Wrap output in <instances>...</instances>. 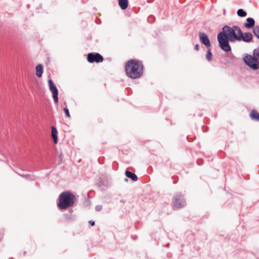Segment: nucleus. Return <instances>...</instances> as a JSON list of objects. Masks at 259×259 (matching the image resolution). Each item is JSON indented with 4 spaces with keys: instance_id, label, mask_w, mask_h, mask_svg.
Wrapping results in <instances>:
<instances>
[{
    "instance_id": "obj_1",
    "label": "nucleus",
    "mask_w": 259,
    "mask_h": 259,
    "mask_svg": "<svg viewBox=\"0 0 259 259\" xmlns=\"http://www.w3.org/2000/svg\"><path fill=\"white\" fill-rule=\"evenodd\" d=\"M240 28L237 25L230 27L225 25L222 27V31L217 35V39L221 49L225 52H229L231 51L229 42L238 41L241 31Z\"/></svg>"
},
{
    "instance_id": "obj_2",
    "label": "nucleus",
    "mask_w": 259,
    "mask_h": 259,
    "mask_svg": "<svg viewBox=\"0 0 259 259\" xmlns=\"http://www.w3.org/2000/svg\"><path fill=\"white\" fill-rule=\"evenodd\" d=\"M125 70L128 77L136 79L143 74V65L140 61L131 59L126 63Z\"/></svg>"
},
{
    "instance_id": "obj_3",
    "label": "nucleus",
    "mask_w": 259,
    "mask_h": 259,
    "mask_svg": "<svg viewBox=\"0 0 259 259\" xmlns=\"http://www.w3.org/2000/svg\"><path fill=\"white\" fill-rule=\"evenodd\" d=\"M75 196L70 191H64L59 195V201L58 207L61 209H66L73 206L75 201Z\"/></svg>"
},
{
    "instance_id": "obj_4",
    "label": "nucleus",
    "mask_w": 259,
    "mask_h": 259,
    "mask_svg": "<svg viewBox=\"0 0 259 259\" xmlns=\"http://www.w3.org/2000/svg\"><path fill=\"white\" fill-rule=\"evenodd\" d=\"M244 63L250 69L256 70L259 68V47L253 51L252 55H246L243 58Z\"/></svg>"
},
{
    "instance_id": "obj_5",
    "label": "nucleus",
    "mask_w": 259,
    "mask_h": 259,
    "mask_svg": "<svg viewBox=\"0 0 259 259\" xmlns=\"http://www.w3.org/2000/svg\"><path fill=\"white\" fill-rule=\"evenodd\" d=\"M172 203L177 209H181L187 205L184 195L182 193H177L174 195Z\"/></svg>"
},
{
    "instance_id": "obj_6",
    "label": "nucleus",
    "mask_w": 259,
    "mask_h": 259,
    "mask_svg": "<svg viewBox=\"0 0 259 259\" xmlns=\"http://www.w3.org/2000/svg\"><path fill=\"white\" fill-rule=\"evenodd\" d=\"M48 84L49 89L52 93L54 101L55 103L57 104L58 103V90L52 79L48 80Z\"/></svg>"
},
{
    "instance_id": "obj_7",
    "label": "nucleus",
    "mask_w": 259,
    "mask_h": 259,
    "mask_svg": "<svg viewBox=\"0 0 259 259\" xmlns=\"http://www.w3.org/2000/svg\"><path fill=\"white\" fill-rule=\"evenodd\" d=\"M103 60V56L98 53H90L87 56V60L89 63H100Z\"/></svg>"
},
{
    "instance_id": "obj_8",
    "label": "nucleus",
    "mask_w": 259,
    "mask_h": 259,
    "mask_svg": "<svg viewBox=\"0 0 259 259\" xmlns=\"http://www.w3.org/2000/svg\"><path fill=\"white\" fill-rule=\"evenodd\" d=\"M252 38L253 36L250 32L243 33L241 30L238 41H243L248 43L251 41Z\"/></svg>"
},
{
    "instance_id": "obj_9",
    "label": "nucleus",
    "mask_w": 259,
    "mask_h": 259,
    "mask_svg": "<svg viewBox=\"0 0 259 259\" xmlns=\"http://www.w3.org/2000/svg\"><path fill=\"white\" fill-rule=\"evenodd\" d=\"M199 37L201 42L203 44L206 48H208L211 47L210 40L205 33L200 32L199 33Z\"/></svg>"
},
{
    "instance_id": "obj_10",
    "label": "nucleus",
    "mask_w": 259,
    "mask_h": 259,
    "mask_svg": "<svg viewBox=\"0 0 259 259\" xmlns=\"http://www.w3.org/2000/svg\"><path fill=\"white\" fill-rule=\"evenodd\" d=\"M255 21L252 18H248L246 19V23L244 24V27L247 29H250L254 26Z\"/></svg>"
},
{
    "instance_id": "obj_11",
    "label": "nucleus",
    "mask_w": 259,
    "mask_h": 259,
    "mask_svg": "<svg viewBox=\"0 0 259 259\" xmlns=\"http://www.w3.org/2000/svg\"><path fill=\"white\" fill-rule=\"evenodd\" d=\"M249 116L251 120L255 121H259V113L255 109H253L250 114Z\"/></svg>"
},
{
    "instance_id": "obj_12",
    "label": "nucleus",
    "mask_w": 259,
    "mask_h": 259,
    "mask_svg": "<svg viewBox=\"0 0 259 259\" xmlns=\"http://www.w3.org/2000/svg\"><path fill=\"white\" fill-rule=\"evenodd\" d=\"M51 134H52V138L53 139L54 143L55 144H57L58 142V131L57 128L54 126H52L51 127Z\"/></svg>"
},
{
    "instance_id": "obj_13",
    "label": "nucleus",
    "mask_w": 259,
    "mask_h": 259,
    "mask_svg": "<svg viewBox=\"0 0 259 259\" xmlns=\"http://www.w3.org/2000/svg\"><path fill=\"white\" fill-rule=\"evenodd\" d=\"M125 175L127 178L131 179L134 182L138 181V178L137 176L128 170L125 171Z\"/></svg>"
},
{
    "instance_id": "obj_14",
    "label": "nucleus",
    "mask_w": 259,
    "mask_h": 259,
    "mask_svg": "<svg viewBox=\"0 0 259 259\" xmlns=\"http://www.w3.org/2000/svg\"><path fill=\"white\" fill-rule=\"evenodd\" d=\"M44 72L43 65L41 64H38L36 67V74L38 77L42 76Z\"/></svg>"
},
{
    "instance_id": "obj_15",
    "label": "nucleus",
    "mask_w": 259,
    "mask_h": 259,
    "mask_svg": "<svg viewBox=\"0 0 259 259\" xmlns=\"http://www.w3.org/2000/svg\"><path fill=\"white\" fill-rule=\"evenodd\" d=\"M128 4V0H118V5L123 10H125L127 8Z\"/></svg>"
},
{
    "instance_id": "obj_16",
    "label": "nucleus",
    "mask_w": 259,
    "mask_h": 259,
    "mask_svg": "<svg viewBox=\"0 0 259 259\" xmlns=\"http://www.w3.org/2000/svg\"><path fill=\"white\" fill-rule=\"evenodd\" d=\"M237 14L240 17H244L246 16L247 13L242 9H239L237 11Z\"/></svg>"
},
{
    "instance_id": "obj_17",
    "label": "nucleus",
    "mask_w": 259,
    "mask_h": 259,
    "mask_svg": "<svg viewBox=\"0 0 259 259\" xmlns=\"http://www.w3.org/2000/svg\"><path fill=\"white\" fill-rule=\"evenodd\" d=\"M206 59L208 61H211L212 60V53H211V49H208L207 51L206 54Z\"/></svg>"
},
{
    "instance_id": "obj_18",
    "label": "nucleus",
    "mask_w": 259,
    "mask_h": 259,
    "mask_svg": "<svg viewBox=\"0 0 259 259\" xmlns=\"http://www.w3.org/2000/svg\"><path fill=\"white\" fill-rule=\"evenodd\" d=\"M253 32L254 35L259 39V26H256L254 28Z\"/></svg>"
},
{
    "instance_id": "obj_19",
    "label": "nucleus",
    "mask_w": 259,
    "mask_h": 259,
    "mask_svg": "<svg viewBox=\"0 0 259 259\" xmlns=\"http://www.w3.org/2000/svg\"><path fill=\"white\" fill-rule=\"evenodd\" d=\"M20 176L26 179L29 180L31 181L33 180L34 179L32 178L30 174L27 175H20Z\"/></svg>"
},
{
    "instance_id": "obj_20",
    "label": "nucleus",
    "mask_w": 259,
    "mask_h": 259,
    "mask_svg": "<svg viewBox=\"0 0 259 259\" xmlns=\"http://www.w3.org/2000/svg\"><path fill=\"white\" fill-rule=\"evenodd\" d=\"M64 111L66 117H69L70 116V113H69V111L68 108H64Z\"/></svg>"
},
{
    "instance_id": "obj_21",
    "label": "nucleus",
    "mask_w": 259,
    "mask_h": 259,
    "mask_svg": "<svg viewBox=\"0 0 259 259\" xmlns=\"http://www.w3.org/2000/svg\"><path fill=\"white\" fill-rule=\"evenodd\" d=\"M102 206L101 205H98L96 206V207H95V210L97 211H100L102 210Z\"/></svg>"
},
{
    "instance_id": "obj_22",
    "label": "nucleus",
    "mask_w": 259,
    "mask_h": 259,
    "mask_svg": "<svg viewBox=\"0 0 259 259\" xmlns=\"http://www.w3.org/2000/svg\"><path fill=\"white\" fill-rule=\"evenodd\" d=\"M194 49L196 50V51H198L199 49V46L198 44H196L194 46Z\"/></svg>"
},
{
    "instance_id": "obj_23",
    "label": "nucleus",
    "mask_w": 259,
    "mask_h": 259,
    "mask_svg": "<svg viewBox=\"0 0 259 259\" xmlns=\"http://www.w3.org/2000/svg\"><path fill=\"white\" fill-rule=\"evenodd\" d=\"M89 224L92 226H94L95 225V222L94 221H90Z\"/></svg>"
},
{
    "instance_id": "obj_24",
    "label": "nucleus",
    "mask_w": 259,
    "mask_h": 259,
    "mask_svg": "<svg viewBox=\"0 0 259 259\" xmlns=\"http://www.w3.org/2000/svg\"><path fill=\"white\" fill-rule=\"evenodd\" d=\"M197 163L198 165H200L202 163V159H198L197 161Z\"/></svg>"
},
{
    "instance_id": "obj_25",
    "label": "nucleus",
    "mask_w": 259,
    "mask_h": 259,
    "mask_svg": "<svg viewBox=\"0 0 259 259\" xmlns=\"http://www.w3.org/2000/svg\"><path fill=\"white\" fill-rule=\"evenodd\" d=\"M132 238L134 239V240H136L137 238H138V236L137 235H135V236H132Z\"/></svg>"
},
{
    "instance_id": "obj_26",
    "label": "nucleus",
    "mask_w": 259,
    "mask_h": 259,
    "mask_svg": "<svg viewBox=\"0 0 259 259\" xmlns=\"http://www.w3.org/2000/svg\"><path fill=\"white\" fill-rule=\"evenodd\" d=\"M169 245H170V244L169 243H168L166 244L165 245H164V246L165 247H169Z\"/></svg>"
},
{
    "instance_id": "obj_27",
    "label": "nucleus",
    "mask_w": 259,
    "mask_h": 259,
    "mask_svg": "<svg viewBox=\"0 0 259 259\" xmlns=\"http://www.w3.org/2000/svg\"><path fill=\"white\" fill-rule=\"evenodd\" d=\"M35 185L37 187H39V184L38 182L35 183Z\"/></svg>"
}]
</instances>
